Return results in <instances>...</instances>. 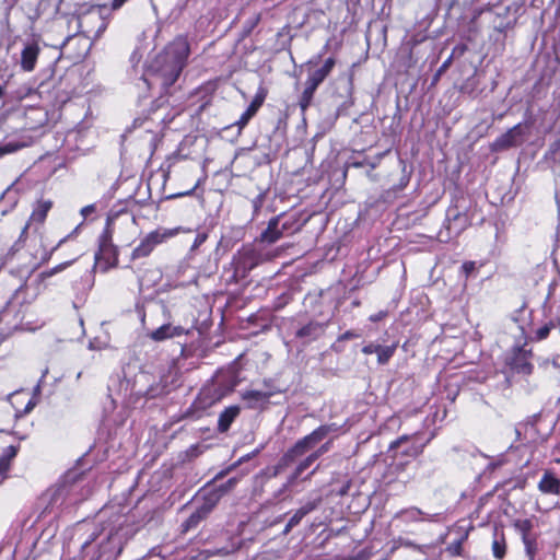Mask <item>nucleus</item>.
<instances>
[{
    "label": "nucleus",
    "mask_w": 560,
    "mask_h": 560,
    "mask_svg": "<svg viewBox=\"0 0 560 560\" xmlns=\"http://www.w3.org/2000/svg\"><path fill=\"white\" fill-rule=\"evenodd\" d=\"M113 11L108 4H95L84 9L81 5L75 13L66 14L63 19L69 26V33L66 35L62 47L77 35H84L86 38L97 39L107 28Z\"/></svg>",
    "instance_id": "nucleus-1"
},
{
    "label": "nucleus",
    "mask_w": 560,
    "mask_h": 560,
    "mask_svg": "<svg viewBox=\"0 0 560 560\" xmlns=\"http://www.w3.org/2000/svg\"><path fill=\"white\" fill-rule=\"evenodd\" d=\"M470 198L459 192L455 195L446 209L445 228L450 236H458L471 224Z\"/></svg>",
    "instance_id": "nucleus-2"
},
{
    "label": "nucleus",
    "mask_w": 560,
    "mask_h": 560,
    "mask_svg": "<svg viewBox=\"0 0 560 560\" xmlns=\"http://www.w3.org/2000/svg\"><path fill=\"white\" fill-rule=\"evenodd\" d=\"M182 71V67L159 54L151 61L143 80L149 85L159 84L162 89L166 90L177 81Z\"/></svg>",
    "instance_id": "nucleus-3"
},
{
    "label": "nucleus",
    "mask_w": 560,
    "mask_h": 560,
    "mask_svg": "<svg viewBox=\"0 0 560 560\" xmlns=\"http://www.w3.org/2000/svg\"><path fill=\"white\" fill-rule=\"evenodd\" d=\"M527 341L523 345H514L504 355V369L506 374L522 375L529 377L534 373V364L532 362L534 352L532 348H526Z\"/></svg>",
    "instance_id": "nucleus-4"
},
{
    "label": "nucleus",
    "mask_w": 560,
    "mask_h": 560,
    "mask_svg": "<svg viewBox=\"0 0 560 560\" xmlns=\"http://www.w3.org/2000/svg\"><path fill=\"white\" fill-rule=\"evenodd\" d=\"M112 231L106 228L98 237V250L95 253V267L100 266L103 272L116 267L118 264V248L112 242Z\"/></svg>",
    "instance_id": "nucleus-5"
},
{
    "label": "nucleus",
    "mask_w": 560,
    "mask_h": 560,
    "mask_svg": "<svg viewBox=\"0 0 560 560\" xmlns=\"http://www.w3.org/2000/svg\"><path fill=\"white\" fill-rule=\"evenodd\" d=\"M262 255L253 247H244L234 256L232 265L234 267L233 276L230 282H237L245 278L250 270L262 262Z\"/></svg>",
    "instance_id": "nucleus-6"
},
{
    "label": "nucleus",
    "mask_w": 560,
    "mask_h": 560,
    "mask_svg": "<svg viewBox=\"0 0 560 560\" xmlns=\"http://www.w3.org/2000/svg\"><path fill=\"white\" fill-rule=\"evenodd\" d=\"M179 231L176 229H158L147 234L131 253V260L148 257L155 246L175 236Z\"/></svg>",
    "instance_id": "nucleus-7"
},
{
    "label": "nucleus",
    "mask_w": 560,
    "mask_h": 560,
    "mask_svg": "<svg viewBox=\"0 0 560 560\" xmlns=\"http://www.w3.org/2000/svg\"><path fill=\"white\" fill-rule=\"evenodd\" d=\"M160 54L184 69L190 55V45L187 36H176Z\"/></svg>",
    "instance_id": "nucleus-8"
},
{
    "label": "nucleus",
    "mask_w": 560,
    "mask_h": 560,
    "mask_svg": "<svg viewBox=\"0 0 560 560\" xmlns=\"http://www.w3.org/2000/svg\"><path fill=\"white\" fill-rule=\"evenodd\" d=\"M52 207V202L50 200H38L36 206L34 207L32 214L21 231L19 240L14 243L11 250H19L25 242L27 230L32 223L43 224L46 220V217L49 210Z\"/></svg>",
    "instance_id": "nucleus-9"
},
{
    "label": "nucleus",
    "mask_w": 560,
    "mask_h": 560,
    "mask_svg": "<svg viewBox=\"0 0 560 560\" xmlns=\"http://www.w3.org/2000/svg\"><path fill=\"white\" fill-rule=\"evenodd\" d=\"M417 46V40H409L402 43L398 49L396 58L398 68L402 69L407 73L417 66L419 59L418 52H415Z\"/></svg>",
    "instance_id": "nucleus-10"
},
{
    "label": "nucleus",
    "mask_w": 560,
    "mask_h": 560,
    "mask_svg": "<svg viewBox=\"0 0 560 560\" xmlns=\"http://www.w3.org/2000/svg\"><path fill=\"white\" fill-rule=\"evenodd\" d=\"M340 427L337 423H327L319 425L310 434L300 439V442L303 444L306 451L313 448L316 444L322 442L325 438H327L331 433L338 432Z\"/></svg>",
    "instance_id": "nucleus-11"
},
{
    "label": "nucleus",
    "mask_w": 560,
    "mask_h": 560,
    "mask_svg": "<svg viewBox=\"0 0 560 560\" xmlns=\"http://www.w3.org/2000/svg\"><path fill=\"white\" fill-rule=\"evenodd\" d=\"M272 395V392L250 389L243 392L241 397L248 409L265 410L268 407L269 399Z\"/></svg>",
    "instance_id": "nucleus-12"
},
{
    "label": "nucleus",
    "mask_w": 560,
    "mask_h": 560,
    "mask_svg": "<svg viewBox=\"0 0 560 560\" xmlns=\"http://www.w3.org/2000/svg\"><path fill=\"white\" fill-rule=\"evenodd\" d=\"M283 214L276 215L268 221L266 230L260 234V241L267 244H273L279 241L284 231H281L280 221Z\"/></svg>",
    "instance_id": "nucleus-13"
},
{
    "label": "nucleus",
    "mask_w": 560,
    "mask_h": 560,
    "mask_svg": "<svg viewBox=\"0 0 560 560\" xmlns=\"http://www.w3.org/2000/svg\"><path fill=\"white\" fill-rule=\"evenodd\" d=\"M523 136L522 124H517L510 128L506 132L501 135L497 140L495 144L500 149H509L521 144Z\"/></svg>",
    "instance_id": "nucleus-14"
},
{
    "label": "nucleus",
    "mask_w": 560,
    "mask_h": 560,
    "mask_svg": "<svg viewBox=\"0 0 560 560\" xmlns=\"http://www.w3.org/2000/svg\"><path fill=\"white\" fill-rule=\"evenodd\" d=\"M185 334H188V331L182 326L164 324L155 330L151 331L149 337L154 341H163L170 338L179 337Z\"/></svg>",
    "instance_id": "nucleus-15"
},
{
    "label": "nucleus",
    "mask_w": 560,
    "mask_h": 560,
    "mask_svg": "<svg viewBox=\"0 0 560 560\" xmlns=\"http://www.w3.org/2000/svg\"><path fill=\"white\" fill-rule=\"evenodd\" d=\"M326 324L319 322H310L305 326L301 327L295 336L299 339H303L306 342L318 339L325 331Z\"/></svg>",
    "instance_id": "nucleus-16"
},
{
    "label": "nucleus",
    "mask_w": 560,
    "mask_h": 560,
    "mask_svg": "<svg viewBox=\"0 0 560 560\" xmlns=\"http://www.w3.org/2000/svg\"><path fill=\"white\" fill-rule=\"evenodd\" d=\"M538 490L545 494L560 493V479L550 470H546L538 482Z\"/></svg>",
    "instance_id": "nucleus-17"
},
{
    "label": "nucleus",
    "mask_w": 560,
    "mask_h": 560,
    "mask_svg": "<svg viewBox=\"0 0 560 560\" xmlns=\"http://www.w3.org/2000/svg\"><path fill=\"white\" fill-rule=\"evenodd\" d=\"M39 55V47L36 44L26 45L21 52V67L24 71L34 70Z\"/></svg>",
    "instance_id": "nucleus-18"
},
{
    "label": "nucleus",
    "mask_w": 560,
    "mask_h": 560,
    "mask_svg": "<svg viewBox=\"0 0 560 560\" xmlns=\"http://www.w3.org/2000/svg\"><path fill=\"white\" fill-rule=\"evenodd\" d=\"M336 66V59L332 57L327 58L323 66L317 70L311 72L307 77V81L319 86L325 79L331 73L332 69Z\"/></svg>",
    "instance_id": "nucleus-19"
},
{
    "label": "nucleus",
    "mask_w": 560,
    "mask_h": 560,
    "mask_svg": "<svg viewBox=\"0 0 560 560\" xmlns=\"http://www.w3.org/2000/svg\"><path fill=\"white\" fill-rule=\"evenodd\" d=\"M240 412H241V408L236 405L225 408L219 415L218 431L221 433L226 432L230 429L233 421L238 417Z\"/></svg>",
    "instance_id": "nucleus-20"
},
{
    "label": "nucleus",
    "mask_w": 560,
    "mask_h": 560,
    "mask_svg": "<svg viewBox=\"0 0 560 560\" xmlns=\"http://www.w3.org/2000/svg\"><path fill=\"white\" fill-rule=\"evenodd\" d=\"M454 530L457 534V538L447 546L446 550L452 557H460L464 550V542L468 539L469 530L462 526H457Z\"/></svg>",
    "instance_id": "nucleus-21"
},
{
    "label": "nucleus",
    "mask_w": 560,
    "mask_h": 560,
    "mask_svg": "<svg viewBox=\"0 0 560 560\" xmlns=\"http://www.w3.org/2000/svg\"><path fill=\"white\" fill-rule=\"evenodd\" d=\"M491 551L497 560H503L508 551V542L503 530H495L491 544Z\"/></svg>",
    "instance_id": "nucleus-22"
},
{
    "label": "nucleus",
    "mask_w": 560,
    "mask_h": 560,
    "mask_svg": "<svg viewBox=\"0 0 560 560\" xmlns=\"http://www.w3.org/2000/svg\"><path fill=\"white\" fill-rule=\"evenodd\" d=\"M558 325H560V318L558 319H550L548 323L544 324L541 327L537 328L533 335L526 338L527 343L528 342H540L546 340L549 336L551 330H553Z\"/></svg>",
    "instance_id": "nucleus-23"
},
{
    "label": "nucleus",
    "mask_w": 560,
    "mask_h": 560,
    "mask_svg": "<svg viewBox=\"0 0 560 560\" xmlns=\"http://www.w3.org/2000/svg\"><path fill=\"white\" fill-rule=\"evenodd\" d=\"M307 451L298 440L279 459L285 468L290 467L299 457L303 456Z\"/></svg>",
    "instance_id": "nucleus-24"
},
{
    "label": "nucleus",
    "mask_w": 560,
    "mask_h": 560,
    "mask_svg": "<svg viewBox=\"0 0 560 560\" xmlns=\"http://www.w3.org/2000/svg\"><path fill=\"white\" fill-rule=\"evenodd\" d=\"M18 454V447L9 445L0 450V475L4 478L5 474L10 469L12 459Z\"/></svg>",
    "instance_id": "nucleus-25"
},
{
    "label": "nucleus",
    "mask_w": 560,
    "mask_h": 560,
    "mask_svg": "<svg viewBox=\"0 0 560 560\" xmlns=\"http://www.w3.org/2000/svg\"><path fill=\"white\" fill-rule=\"evenodd\" d=\"M512 526L521 535L522 540L537 535L533 533V518H516L513 521Z\"/></svg>",
    "instance_id": "nucleus-26"
},
{
    "label": "nucleus",
    "mask_w": 560,
    "mask_h": 560,
    "mask_svg": "<svg viewBox=\"0 0 560 560\" xmlns=\"http://www.w3.org/2000/svg\"><path fill=\"white\" fill-rule=\"evenodd\" d=\"M208 513H206L201 508H197L194 513L190 514V516L183 522L182 524V533H187L191 529H195L198 527V525L208 517Z\"/></svg>",
    "instance_id": "nucleus-27"
},
{
    "label": "nucleus",
    "mask_w": 560,
    "mask_h": 560,
    "mask_svg": "<svg viewBox=\"0 0 560 560\" xmlns=\"http://www.w3.org/2000/svg\"><path fill=\"white\" fill-rule=\"evenodd\" d=\"M317 88V85L311 83L310 81H305L304 90L299 100V106L303 113L311 106Z\"/></svg>",
    "instance_id": "nucleus-28"
},
{
    "label": "nucleus",
    "mask_w": 560,
    "mask_h": 560,
    "mask_svg": "<svg viewBox=\"0 0 560 560\" xmlns=\"http://www.w3.org/2000/svg\"><path fill=\"white\" fill-rule=\"evenodd\" d=\"M221 498L222 497L220 493L214 488H211L203 494V502L199 508H201L206 513L210 514Z\"/></svg>",
    "instance_id": "nucleus-29"
},
{
    "label": "nucleus",
    "mask_w": 560,
    "mask_h": 560,
    "mask_svg": "<svg viewBox=\"0 0 560 560\" xmlns=\"http://www.w3.org/2000/svg\"><path fill=\"white\" fill-rule=\"evenodd\" d=\"M285 469L287 468L283 465H281V463L278 460V463L275 466L266 468L265 470L260 471L256 476V481H260L262 487L267 481H269L272 478H276Z\"/></svg>",
    "instance_id": "nucleus-30"
},
{
    "label": "nucleus",
    "mask_w": 560,
    "mask_h": 560,
    "mask_svg": "<svg viewBox=\"0 0 560 560\" xmlns=\"http://www.w3.org/2000/svg\"><path fill=\"white\" fill-rule=\"evenodd\" d=\"M267 94H268V90L264 85H260L258 88L252 103L246 108V112L249 113L254 117L257 114L258 109L262 106V104L267 97Z\"/></svg>",
    "instance_id": "nucleus-31"
},
{
    "label": "nucleus",
    "mask_w": 560,
    "mask_h": 560,
    "mask_svg": "<svg viewBox=\"0 0 560 560\" xmlns=\"http://www.w3.org/2000/svg\"><path fill=\"white\" fill-rule=\"evenodd\" d=\"M316 460V454H310L306 456L296 465L294 471L290 475V481H296V479Z\"/></svg>",
    "instance_id": "nucleus-32"
},
{
    "label": "nucleus",
    "mask_w": 560,
    "mask_h": 560,
    "mask_svg": "<svg viewBox=\"0 0 560 560\" xmlns=\"http://www.w3.org/2000/svg\"><path fill=\"white\" fill-rule=\"evenodd\" d=\"M27 145L28 143L26 141L21 140H12L0 144V158L4 156L5 154L14 153Z\"/></svg>",
    "instance_id": "nucleus-33"
},
{
    "label": "nucleus",
    "mask_w": 560,
    "mask_h": 560,
    "mask_svg": "<svg viewBox=\"0 0 560 560\" xmlns=\"http://www.w3.org/2000/svg\"><path fill=\"white\" fill-rule=\"evenodd\" d=\"M538 536H533L526 539H523V544L525 547V553L528 558V560H535L537 552H538V542H537Z\"/></svg>",
    "instance_id": "nucleus-34"
},
{
    "label": "nucleus",
    "mask_w": 560,
    "mask_h": 560,
    "mask_svg": "<svg viewBox=\"0 0 560 560\" xmlns=\"http://www.w3.org/2000/svg\"><path fill=\"white\" fill-rule=\"evenodd\" d=\"M396 350V346H380L377 350V361L380 364H385L389 361Z\"/></svg>",
    "instance_id": "nucleus-35"
},
{
    "label": "nucleus",
    "mask_w": 560,
    "mask_h": 560,
    "mask_svg": "<svg viewBox=\"0 0 560 560\" xmlns=\"http://www.w3.org/2000/svg\"><path fill=\"white\" fill-rule=\"evenodd\" d=\"M237 483H238V478L233 477V478H230L226 482H224L218 487H214V489L220 493L221 497H223V495L228 494L229 492H231Z\"/></svg>",
    "instance_id": "nucleus-36"
},
{
    "label": "nucleus",
    "mask_w": 560,
    "mask_h": 560,
    "mask_svg": "<svg viewBox=\"0 0 560 560\" xmlns=\"http://www.w3.org/2000/svg\"><path fill=\"white\" fill-rule=\"evenodd\" d=\"M322 503V498L318 497L315 500L307 501L305 504H303L300 509H298L304 516H306L308 513L315 511L319 504Z\"/></svg>",
    "instance_id": "nucleus-37"
},
{
    "label": "nucleus",
    "mask_w": 560,
    "mask_h": 560,
    "mask_svg": "<svg viewBox=\"0 0 560 560\" xmlns=\"http://www.w3.org/2000/svg\"><path fill=\"white\" fill-rule=\"evenodd\" d=\"M280 226H281V231H284V232L290 231L293 233V232H298L301 230V225L299 224V221L295 218H290V219L283 221Z\"/></svg>",
    "instance_id": "nucleus-38"
},
{
    "label": "nucleus",
    "mask_w": 560,
    "mask_h": 560,
    "mask_svg": "<svg viewBox=\"0 0 560 560\" xmlns=\"http://www.w3.org/2000/svg\"><path fill=\"white\" fill-rule=\"evenodd\" d=\"M70 265V261H67V262H62V264H59L58 266L49 269V270H46V271H43L39 277L42 279H47L54 275H56L57 272L59 271H62L63 269H66L68 266Z\"/></svg>",
    "instance_id": "nucleus-39"
},
{
    "label": "nucleus",
    "mask_w": 560,
    "mask_h": 560,
    "mask_svg": "<svg viewBox=\"0 0 560 560\" xmlns=\"http://www.w3.org/2000/svg\"><path fill=\"white\" fill-rule=\"evenodd\" d=\"M253 118V116L247 113L246 110L241 115L240 119L235 122V126L238 127L240 130H242Z\"/></svg>",
    "instance_id": "nucleus-40"
},
{
    "label": "nucleus",
    "mask_w": 560,
    "mask_h": 560,
    "mask_svg": "<svg viewBox=\"0 0 560 560\" xmlns=\"http://www.w3.org/2000/svg\"><path fill=\"white\" fill-rule=\"evenodd\" d=\"M260 21V14H256L254 18L247 21L246 23V35L252 32V30L259 23Z\"/></svg>",
    "instance_id": "nucleus-41"
},
{
    "label": "nucleus",
    "mask_w": 560,
    "mask_h": 560,
    "mask_svg": "<svg viewBox=\"0 0 560 560\" xmlns=\"http://www.w3.org/2000/svg\"><path fill=\"white\" fill-rule=\"evenodd\" d=\"M360 335L353 330H347L346 332L341 334L339 337H338V341H346V340H349V339H355V338H359Z\"/></svg>",
    "instance_id": "nucleus-42"
},
{
    "label": "nucleus",
    "mask_w": 560,
    "mask_h": 560,
    "mask_svg": "<svg viewBox=\"0 0 560 560\" xmlns=\"http://www.w3.org/2000/svg\"><path fill=\"white\" fill-rule=\"evenodd\" d=\"M476 269V265H475V261H465L463 265H462V270L463 272L465 273L466 277H468L471 272H474Z\"/></svg>",
    "instance_id": "nucleus-43"
},
{
    "label": "nucleus",
    "mask_w": 560,
    "mask_h": 560,
    "mask_svg": "<svg viewBox=\"0 0 560 560\" xmlns=\"http://www.w3.org/2000/svg\"><path fill=\"white\" fill-rule=\"evenodd\" d=\"M303 517H304V515L302 514V512L296 510L294 512V514L291 516V518L289 520L290 526H294V527L298 526L301 523Z\"/></svg>",
    "instance_id": "nucleus-44"
},
{
    "label": "nucleus",
    "mask_w": 560,
    "mask_h": 560,
    "mask_svg": "<svg viewBox=\"0 0 560 560\" xmlns=\"http://www.w3.org/2000/svg\"><path fill=\"white\" fill-rule=\"evenodd\" d=\"M330 446H331V442L328 441V442L324 443L319 448H317L312 454H316V459H318L323 454L327 453L330 450Z\"/></svg>",
    "instance_id": "nucleus-45"
},
{
    "label": "nucleus",
    "mask_w": 560,
    "mask_h": 560,
    "mask_svg": "<svg viewBox=\"0 0 560 560\" xmlns=\"http://www.w3.org/2000/svg\"><path fill=\"white\" fill-rule=\"evenodd\" d=\"M207 237H208L207 233H198L196 235V238L194 241V244H192L191 248L192 249L198 248L201 244H203L206 242Z\"/></svg>",
    "instance_id": "nucleus-46"
},
{
    "label": "nucleus",
    "mask_w": 560,
    "mask_h": 560,
    "mask_svg": "<svg viewBox=\"0 0 560 560\" xmlns=\"http://www.w3.org/2000/svg\"><path fill=\"white\" fill-rule=\"evenodd\" d=\"M295 481H290V477L288 478L287 482L282 485V487L275 493V499H278L281 494L285 493L288 489L294 483Z\"/></svg>",
    "instance_id": "nucleus-47"
},
{
    "label": "nucleus",
    "mask_w": 560,
    "mask_h": 560,
    "mask_svg": "<svg viewBox=\"0 0 560 560\" xmlns=\"http://www.w3.org/2000/svg\"><path fill=\"white\" fill-rule=\"evenodd\" d=\"M378 347H380V345L370 343L362 348V352L365 354H372V353L377 354Z\"/></svg>",
    "instance_id": "nucleus-48"
},
{
    "label": "nucleus",
    "mask_w": 560,
    "mask_h": 560,
    "mask_svg": "<svg viewBox=\"0 0 560 560\" xmlns=\"http://www.w3.org/2000/svg\"><path fill=\"white\" fill-rule=\"evenodd\" d=\"M128 0H112L108 8L114 12L119 10Z\"/></svg>",
    "instance_id": "nucleus-49"
},
{
    "label": "nucleus",
    "mask_w": 560,
    "mask_h": 560,
    "mask_svg": "<svg viewBox=\"0 0 560 560\" xmlns=\"http://www.w3.org/2000/svg\"><path fill=\"white\" fill-rule=\"evenodd\" d=\"M386 316H387L386 311H380L378 313L371 315L370 320L376 323V322L384 319Z\"/></svg>",
    "instance_id": "nucleus-50"
},
{
    "label": "nucleus",
    "mask_w": 560,
    "mask_h": 560,
    "mask_svg": "<svg viewBox=\"0 0 560 560\" xmlns=\"http://www.w3.org/2000/svg\"><path fill=\"white\" fill-rule=\"evenodd\" d=\"M95 210V207L93 205H89V206H85L82 208L81 210V214L83 217H86L89 215L90 213H92L93 211Z\"/></svg>",
    "instance_id": "nucleus-51"
},
{
    "label": "nucleus",
    "mask_w": 560,
    "mask_h": 560,
    "mask_svg": "<svg viewBox=\"0 0 560 560\" xmlns=\"http://www.w3.org/2000/svg\"><path fill=\"white\" fill-rule=\"evenodd\" d=\"M260 452V448H257L255 450L252 454H248L246 456H243L241 459H240V463L244 462V460H248L250 459L253 456H256L258 453Z\"/></svg>",
    "instance_id": "nucleus-52"
},
{
    "label": "nucleus",
    "mask_w": 560,
    "mask_h": 560,
    "mask_svg": "<svg viewBox=\"0 0 560 560\" xmlns=\"http://www.w3.org/2000/svg\"><path fill=\"white\" fill-rule=\"evenodd\" d=\"M550 149L553 153L560 150V137L551 144Z\"/></svg>",
    "instance_id": "nucleus-53"
},
{
    "label": "nucleus",
    "mask_w": 560,
    "mask_h": 560,
    "mask_svg": "<svg viewBox=\"0 0 560 560\" xmlns=\"http://www.w3.org/2000/svg\"><path fill=\"white\" fill-rule=\"evenodd\" d=\"M96 538V535L93 534L83 545H82V548H86L89 545H91Z\"/></svg>",
    "instance_id": "nucleus-54"
},
{
    "label": "nucleus",
    "mask_w": 560,
    "mask_h": 560,
    "mask_svg": "<svg viewBox=\"0 0 560 560\" xmlns=\"http://www.w3.org/2000/svg\"><path fill=\"white\" fill-rule=\"evenodd\" d=\"M552 454L557 457L560 456V442L552 447Z\"/></svg>",
    "instance_id": "nucleus-55"
},
{
    "label": "nucleus",
    "mask_w": 560,
    "mask_h": 560,
    "mask_svg": "<svg viewBox=\"0 0 560 560\" xmlns=\"http://www.w3.org/2000/svg\"><path fill=\"white\" fill-rule=\"evenodd\" d=\"M293 527L294 526H290V522H288L285 527H284V529H283V532H282V534L283 535H288L292 530Z\"/></svg>",
    "instance_id": "nucleus-56"
},
{
    "label": "nucleus",
    "mask_w": 560,
    "mask_h": 560,
    "mask_svg": "<svg viewBox=\"0 0 560 560\" xmlns=\"http://www.w3.org/2000/svg\"><path fill=\"white\" fill-rule=\"evenodd\" d=\"M348 489H349V485H347L346 487H343L341 490H340V495H345L347 492H348Z\"/></svg>",
    "instance_id": "nucleus-57"
},
{
    "label": "nucleus",
    "mask_w": 560,
    "mask_h": 560,
    "mask_svg": "<svg viewBox=\"0 0 560 560\" xmlns=\"http://www.w3.org/2000/svg\"><path fill=\"white\" fill-rule=\"evenodd\" d=\"M223 475H224V471H221V472H219V474L215 476V478H214V479H219V478H221Z\"/></svg>",
    "instance_id": "nucleus-58"
},
{
    "label": "nucleus",
    "mask_w": 560,
    "mask_h": 560,
    "mask_svg": "<svg viewBox=\"0 0 560 560\" xmlns=\"http://www.w3.org/2000/svg\"><path fill=\"white\" fill-rule=\"evenodd\" d=\"M399 540H400L401 544L409 545V541L404 540L402 538H399Z\"/></svg>",
    "instance_id": "nucleus-59"
},
{
    "label": "nucleus",
    "mask_w": 560,
    "mask_h": 560,
    "mask_svg": "<svg viewBox=\"0 0 560 560\" xmlns=\"http://www.w3.org/2000/svg\"><path fill=\"white\" fill-rule=\"evenodd\" d=\"M555 463L560 464V456L555 457Z\"/></svg>",
    "instance_id": "nucleus-60"
},
{
    "label": "nucleus",
    "mask_w": 560,
    "mask_h": 560,
    "mask_svg": "<svg viewBox=\"0 0 560 560\" xmlns=\"http://www.w3.org/2000/svg\"><path fill=\"white\" fill-rule=\"evenodd\" d=\"M3 94H4L3 88L0 85V97L3 96Z\"/></svg>",
    "instance_id": "nucleus-61"
},
{
    "label": "nucleus",
    "mask_w": 560,
    "mask_h": 560,
    "mask_svg": "<svg viewBox=\"0 0 560 560\" xmlns=\"http://www.w3.org/2000/svg\"><path fill=\"white\" fill-rule=\"evenodd\" d=\"M281 518H282V516H279V517L275 521V523H279V522L281 521Z\"/></svg>",
    "instance_id": "nucleus-62"
},
{
    "label": "nucleus",
    "mask_w": 560,
    "mask_h": 560,
    "mask_svg": "<svg viewBox=\"0 0 560 560\" xmlns=\"http://www.w3.org/2000/svg\"><path fill=\"white\" fill-rule=\"evenodd\" d=\"M190 191H186L185 195H189ZM178 196H184V194H179Z\"/></svg>",
    "instance_id": "nucleus-63"
}]
</instances>
